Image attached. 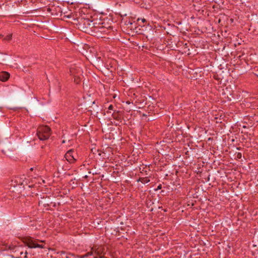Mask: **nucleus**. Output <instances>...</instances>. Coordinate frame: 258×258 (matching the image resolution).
<instances>
[{
    "instance_id": "f257e3e1",
    "label": "nucleus",
    "mask_w": 258,
    "mask_h": 258,
    "mask_svg": "<svg viewBox=\"0 0 258 258\" xmlns=\"http://www.w3.org/2000/svg\"><path fill=\"white\" fill-rule=\"evenodd\" d=\"M73 2L71 3L67 2V6L66 5V23H71L73 25H78V19L75 13L76 8L73 6Z\"/></svg>"
},
{
    "instance_id": "f03ea898",
    "label": "nucleus",
    "mask_w": 258,
    "mask_h": 258,
    "mask_svg": "<svg viewBox=\"0 0 258 258\" xmlns=\"http://www.w3.org/2000/svg\"><path fill=\"white\" fill-rule=\"evenodd\" d=\"M78 25L79 28L85 33H91V29L93 27L92 18L87 17H81L78 19Z\"/></svg>"
},
{
    "instance_id": "7ed1b4c3",
    "label": "nucleus",
    "mask_w": 258,
    "mask_h": 258,
    "mask_svg": "<svg viewBox=\"0 0 258 258\" xmlns=\"http://www.w3.org/2000/svg\"><path fill=\"white\" fill-rule=\"evenodd\" d=\"M37 135L40 140H46L51 135V130L47 125L40 126L37 129Z\"/></svg>"
},
{
    "instance_id": "20e7f679",
    "label": "nucleus",
    "mask_w": 258,
    "mask_h": 258,
    "mask_svg": "<svg viewBox=\"0 0 258 258\" xmlns=\"http://www.w3.org/2000/svg\"><path fill=\"white\" fill-rule=\"evenodd\" d=\"M38 240H34L31 237H27L25 239V242L27 245L31 248H44V246L43 244H40L37 243Z\"/></svg>"
},
{
    "instance_id": "39448f33",
    "label": "nucleus",
    "mask_w": 258,
    "mask_h": 258,
    "mask_svg": "<svg viewBox=\"0 0 258 258\" xmlns=\"http://www.w3.org/2000/svg\"><path fill=\"white\" fill-rule=\"evenodd\" d=\"M76 153L73 149H69L66 153V160L70 163H73L76 160Z\"/></svg>"
},
{
    "instance_id": "423d86ee",
    "label": "nucleus",
    "mask_w": 258,
    "mask_h": 258,
    "mask_svg": "<svg viewBox=\"0 0 258 258\" xmlns=\"http://www.w3.org/2000/svg\"><path fill=\"white\" fill-rule=\"evenodd\" d=\"M51 204H52V202L49 198H42L39 202V206L42 210H44L43 208L48 210Z\"/></svg>"
},
{
    "instance_id": "0eeeda50",
    "label": "nucleus",
    "mask_w": 258,
    "mask_h": 258,
    "mask_svg": "<svg viewBox=\"0 0 258 258\" xmlns=\"http://www.w3.org/2000/svg\"><path fill=\"white\" fill-rule=\"evenodd\" d=\"M103 252L102 248L101 247H98L96 248V247H92L91 249V251L90 252L87 253V254L82 256L81 258H84L86 257L88 255H91L93 253L96 254L97 255H100Z\"/></svg>"
},
{
    "instance_id": "6e6552de",
    "label": "nucleus",
    "mask_w": 258,
    "mask_h": 258,
    "mask_svg": "<svg viewBox=\"0 0 258 258\" xmlns=\"http://www.w3.org/2000/svg\"><path fill=\"white\" fill-rule=\"evenodd\" d=\"M2 152L7 156H11L13 154V148L11 145H6L4 147Z\"/></svg>"
},
{
    "instance_id": "1a4fd4ad",
    "label": "nucleus",
    "mask_w": 258,
    "mask_h": 258,
    "mask_svg": "<svg viewBox=\"0 0 258 258\" xmlns=\"http://www.w3.org/2000/svg\"><path fill=\"white\" fill-rule=\"evenodd\" d=\"M110 26L108 27H105L103 25V24L102 23L100 27H99V30H98L97 33L101 34L108 33L110 31Z\"/></svg>"
},
{
    "instance_id": "9d476101",
    "label": "nucleus",
    "mask_w": 258,
    "mask_h": 258,
    "mask_svg": "<svg viewBox=\"0 0 258 258\" xmlns=\"http://www.w3.org/2000/svg\"><path fill=\"white\" fill-rule=\"evenodd\" d=\"M10 77V74L6 72L0 73V81L3 82L7 81Z\"/></svg>"
},
{
    "instance_id": "9b49d317",
    "label": "nucleus",
    "mask_w": 258,
    "mask_h": 258,
    "mask_svg": "<svg viewBox=\"0 0 258 258\" xmlns=\"http://www.w3.org/2000/svg\"><path fill=\"white\" fill-rule=\"evenodd\" d=\"M93 27H92V29H91V32H94L97 33L98 30H99V27H100L101 24L100 23H97V20H96V21H94V20H93Z\"/></svg>"
},
{
    "instance_id": "f8f14e48",
    "label": "nucleus",
    "mask_w": 258,
    "mask_h": 258,
    "mask_svg": "<svg viewBox=\"0 0 258 258\" xmlns=\"http://www.w3.org/2000/svg\"><path fill=\"white\" fill-rule=\"evenodd\" d=\"M70 72L71 75H75L74 68H71ZM80 81H81L80 78L79 77H78L76 75H74V82L76 84H79L80 82Z\"/></svg>"
},
{
    "instance_id": "ddd939ff",
    "label": "nucleus",
    "mask_w": 258,
    "mask_h": 258,
    "mask_svg": "<svg viewBox=\"0 0 258 258\" xmlns=\"http://www.w3.org/2000/svg\"><path fill=\"white\" fill-rule=\"evenodd\" d=\"M103 150V153L104 154H107L108 155H109L110 153L112 152V149H111V148L109 147H106L105 149H104Z\"/></svg>"
},
{
    "instance_id": "4468645a",
    "label": "nucleus",
    "mask_w": 258,
    "mask_h": 258,
    "mask_svg": "<svg viewBox=\"0 0 258 258\" xmlns=\"http://www.w3.org/2000/svg\"><path fill=\"white\" fill-rule=\"evenodd\" d=\"M101 61L102 60H101V57H98L95 58V60H94V62L97 66H99V64H101Z\"/></svg>"
},
{
    "instance_id": "2eb2a0df",
    "label": "nucleus",
    "mask_w": 258,
    "mask_h": 258,
    "mask_svg": "<svg viewBox=\"0 0 258 258\" xmlns=\"http://www.w3.org/2000/svg\"><path fill=\"white\" fill-rule=\"evenodd\" d=\"M139 180L141 181L143 183H148L150 181V180L147 178H141L139 179Z\"/></svg>"
},
{
    "instance_id": "dca6fc26",
    "label": "nucleus",
    "mask_w": 258,
    "mask_h": 258,
    "mask_svg": "<svg viewBox=\"0 0 258 258\" xmlns=\"http://www.w3.org/2000/svg\"><path fill=\"white\" fill-rule=\"evenodd\" d=\"M12 37V34H10V35H8V36L5 38V39H6V40H11Z\"/></svg>"
},
{
    "instance_id": "f3484780",
    "label": "nucleus",
    "mask_w": 258,
    "mask_h": 258,
    "mask_svg": "<svg viewBox=\"0 0 258 258\" xmlns=\"http://www.w3.org/2000/svg\"><path fill=\"white\" fill-rule=\"evenodd\" d=\"M140 20L142 21V22L143 23H144L146 21V20L144 18H138V21H139Z\"/></svg>"
},
{
    "instance_id": "a211bd4d",
    "label": "nucleus",
    "mask_w": 258,
    "mask_h": 258,
    "mask_svg": "<svg viewBox=\"0 0 258 258\" xmlns=\"http://www.w3.org/2000/svg\"><path fill=\"white\" fill-rule=\"evenodd\" d=\"M75 178L74 179V180L72 178L70 179V182H71V183H73V184H76V183L75 182Z\"/></svg>"
},
{
    "instance_id": "6ab92c4d",
    "label": "nucleus",
    "mask_w": 258,
    "mask_h": 258,
    "mask_svg": "<svg viewBox=\"0 0 258 258\" xmlns=\"http://www.w3.org/2000/svg\"><path fill=\"white\" fill-rule=\"evenodd\" d=\"M75 178L74 179V180L72 178L70 179V182H71V183H73V184H76V183L75 182Z\"/></svg>"
},
{
    "instance_id": "aec40b11",
    "label": "nucleus",
    "mask_w": 258,
    "mask_h": 258,
    "mask_svg": "<svg viewBox=\"0 0 258 258\" xmlns=\"http://www.w3.org/2000/svg\"><path fill=\"white\" fill-rule=\"evenodd\" d=\"M16 181H14L13 180L12 181L11 186H14V187L16 186L15 183Z\"/></svg>"
},
{
    "instance_id": "412c9836",
    "label": "nucleus",
    "mask_w": 258,
    "mask_h": 258,
    "mask_svg": "<svg viewBox=\"0 0 258 258\" xmlns=\"http://www.w3.org/2000/svg\"><path fill=\"white\" fill-rule=\"evenodd\" d=\"M113 109V106L112 105H110L109 107H108V109L109 110H112Z\"/></svg>"
},
{
    "instance_id": "4be33fe9",
    "label": "nucleus",
    "mask_w": 258,
    "mask_h": 258,
    "mask_svg": "<svg viewBox=\"0 0 258 258\" xmlns=\"http://www.w3.org/2000/svg\"><path fill=\"white\" fill-rule=\"evenodd\" d=\"M241 154H240V153H238V154H237V157H238V158H240V157H241Z\"/></svg>"
},
{
    "instance_id": "5701e85b",
    "label": "nucleus",
    "mask_w": 258,
    "mask_h": 258,
    "mask_svg": "<svg viewBox=\"0 0 258 258\" xmlns=\"http://www.w3.org/2000/svg\"><path fill=\"white\" fill-rule=\"evenodd\" d=\"M25 254H27V251H26V252H25ZM24 258H28V257H27V256L26 255H25V256H24Z\"/></svg>"
},
{
    "instance_id": "b1692460",
    "label": "nucleus",
    "mask_w": 258,
    "mask_h": 258,
    "mask_svg": "<svg viewBox=\"0 0 258 258\" xmlns=\"http://www.w3.org/2000/svg\"><path fill=\"white\" fill-rule=\"evenodd\" d=\"M47 11L48 12H50V9L49 8H47Z\"/></svg>"
},
{
    "instance_id": "393cba45",
    "label": "nucleus",
    "mask_w": 258,
    "mask_h": 258,
    "mask_svg": "<svg viewBox=\"0 0 258 258\" xmlns=\"http://www.w3.org/2000/svg\"><path fill=\"white\" fill-rule=\"evenodd\" d=\"M62 143H64V140H63V141H62Z\"/></svg>"
},
{
    "instance_id": "a878e982",
    "label": "nucleus",
    "mask_w": 258,
    "mask_h": 258,
    "mask_svg": "<svg viewBox=\"0 0 258 258\" xmlns=\"http://www.w3.org/2000/svg\"><path fill=\"white\" fill-rule=\"evenodd\" d=\"M94 258H98V256H94Z\"/></svg>"
},
{
    "instance_id": "bb28decb",
    "label": "nucleus",
    "mask_w": 258,
    "mask_h": 258,
    "mask_svg": "<svg viewBox=\"0 0 258 258\" xmlns=\"http://www.w3.org/2000/svg\"><path fill=\"white\" fill-rule=\"evenodd\" d=\"M41 242H44V241H40Z\"/></svg>"
}]
</instances>
